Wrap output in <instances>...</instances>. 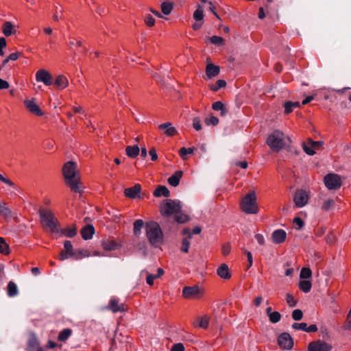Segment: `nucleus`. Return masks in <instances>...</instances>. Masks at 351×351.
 Wrapping results in <instances>:
<instances>
[{
  "label": "nucleus",
  "instance_id": "7ed1b4c3",
  "mask_svg": "<svg viewBox=\"0 0 351 351\" xmlns=\"http://www.w3.org/2000/svg\"><path fill=\"white\" fill-rule=\"evenodd\" d=\"M145 233L152 245L158 247L162 243L163 233L158 223L153 221L147 222L145 224Z\"/></svg>",
  "mask_w": 351,
  "mask_h": 351
},
{
  "label": "nucleus",
  "instance_id": "b1692460",
  "mask_svg": "<svg viewBox=\"0 0 351 351\" xmlns=\"http://www.w3.org/2000/svg\"><path fill=\"white\" fill-rule=\"evenodd\" d=\"M217 273L218 276L223 279H229L231 276L226 264L221 265L217 269Z\"/></svg>",
  "mask_w": 351,
  "mask_h": 351
},
{
  "label": "nucleus",
  "instance_id": "3c124183",
  "mask_svg": "<svg viewBox=\"0 0 351 351\" xmlns=\"http://www.w3.org/2000/svg\"><path fill=\"white\" fill-rule=\"evenodd\" d=\"M0 182H2L12 187L14 189H17V186L14 184V183L11 181L10 179L5 178L1 174H0Z\"/></svg>",
  "mask_w": 351,
  "mask_h": 351
},
{
  "label": "nucleus",
  "instance_id": "7c9ffc66",
  "mask_svg": "<svg viewBox=\"0 0 351 351\" xmlns=\"http://www.w3.org/2000/svg\"><path fill=\"white\" fill-rule=\"evenodd\" d=\"M197 8L196 10L193 12V17L197 22H199V21L203 22V19H204L203 7L200 5H197Z\"/></svg>",
  "mask_w": 351,
  "mask_h": 351
},
{
  "label": "nucleus",
  "instance_id": "4c0bfd02",
  "mask_svg": "<svg viewBox=\"0 0 351 351\" xmlns=\"http://www.w3.org/2000/svg\"><path fill=\"white\" fill-rule=\"evenodd\" d=\"M29 351H36L38 348H41L38 341L36 338H32L28 341Z\"/></svg>",
  "mask_w": 351,
  "mask_h": 351
},
{
  "label": "nucleus",
  "instance_id": "72a5a7b5",
  "mask_svg": "<svg viewBox=\"0 0 351 351\" xmlns=\"http://www.w3.org/2000/svg\"><path fill=\"white\" fill-rule=\"evenodd\" d=\"M198 323H194L193 325L195 327H199L204 329H206L208 326L209 323V317L208 316H204L202 317H198Z\"/></svg>",
  "mask_w": 351,
  "mask_h": 351
},
{
  "label": "nucleus",
  "instance_id": "e2e57ef3",
  "mask_svg": "<svg viewBox=\"0 0 351 351\" xmlns=\"http://www.w3.org/2000/svg\"><path fill=\"white\" fill-rule=\"evenodd\" d=\"M6 46V40L5 38H0V56H3L4 55V52L3 49Z\"/></svg>",
  "mask_w": 351,
  "mask_h": 351
},
{
  "label": "nucleus",
  "instance_id": "412c9836",
  "mask_svg": "<svg viewBox=\"0 0 351 351\" xmlns=\"http://www.w3.org/2000/svg\"><path fill=\"white\" fill-rule=\"evenodd\" d=\"M95 233V228L92 225H87L84 226L81 230V234L84 240H88L92 238Z\"/></svg>",
  "mask_w": 351,
  "mask_h": 351
},
{
  "label": "nucleus",
  "instance_id": "8fccbe9b",
  "mask_svg": "<svg viewBox=\"0 0 351 351\" xmlns=\"http://www.w3.org/2000/svg\"><path fill=\"white\" fill-rule=\"evenodd\" d=\"M302 317H303V313L300 309H295L292 312V317L295 321H299V320L302 319Z\"/></svg>",
  "mask_w": 351,
  "mask_h": 351
},
{
  "label": "nucleus",
  "instance_id": "393cba45",
  "mask_svg": "<svg viewBox=\"0 0 351 351\" xmlns=\"http://www.w3.org/2000/svg\"><path fill=\"white\" fill-rule=\"evenodd\" d=\"M7 294L10 298L15 297L19 294L18 287L13 281H10L8 284Z\"/></svg>",
  "mask_w": 351,
  "mask_h": 351
},
{
  "label": "nucleus",
  "instance_id": "4d7b16f0",
  "mask_svg": "<svg viewBox=\"0 0 351 351\" xmlns=\"http://www.w3.org/2000/svg\"><path fill=\"white\" fill-rule=\"evenodd\" d=\"M293 225L297 230H300L304 226V221L300 217H295L293 219Z\"/></svg>",
  "mask_w": 351,
  "mask_h": 351
},
{
  "label": "nucleus",
  "instance_id": "4468645a",
  "mask_svg": "<svg viewBox=\"0 0 351 351\" xmlns=\"http://www.w3.org/2000/svg\"><path fill=\"white\" fill-rule=\"evenodd\" d=\"M24 104L27 109L32 114H36L37 116L43 115V111L40 110L39 106L35 101L34 99H26L24 101Z\"/></svg>",
  "mask_w": 351,
  "mask_h": 351
},
{
  "label": "nucleus",
  "instance_id": "c85d7f7f",
  "mask_svg": "<svg viewBox=\"0 0 351 351\" xmlns=\"http://www.w3.org/2000/svg\"><path fill=\"white\" fill-rule=\"evenodd\" d=\"M139 147L138 145L128 146L125 152L130 158H135L139 154Z\"/></svg>",
  "mask_w": 351,
  "mask_h": 351
},
{
  "label": "nucleus",
  "instance_id": "9b49d317",
  "mask_svg": "<svg viewBox=\"0 0 351 351\" xmlns=\"http://www.w3.org/2000/svg\"><path fill=\"white\" fill-rule=\"evenodd\" d=\"M308 200V194L304 190H298L295 192L293 201L295 206L298 208L304 206Z\"/></svg>",
  "mask_w": 351,
  "mask_h": 351
},
{
  "label": "nucleus",
  "instance_id": "13d9d810",
  "mask_svg": "<svg viewBox=\"0 0 351 351\" xmlns=\"http://www.w3.org/2000/svg\"><path fill=\"white\" fill-rule=\"evenodd\" d=\"M145 23L147 26L152 27L155 24V19L150 14H147L145 17Z\"/></svg>",
  "mask_w": 351,
  "mask_h": 351
},
{
  "label": "nucleus",
  "instance_id": "6ab92c4d",
  "mask_svg": "<svg viewBox=\"0 0 351 351\" xmlns=\"http://www.w3.org/2000/svg\"><path fill=\"white\" fill-rule=\"evenodd\" d=\"M141 186L140 184H136L132 187H130L125 189V195L130 198H136L138 194L140 193Z\"/></svg>",
  "mask_w": 351,
  "mask_h": 351
},
{
  "label": "nucleus",
  "instance_id": "20e7f679",
  "mask_svg": "<svg viewBox=\"0 0 351 351\" xmlns=\"http://www.w3.org/2000/svg\"><path fill=\"white\" fill-rule=\"evenodd\" d=\"M241 210L246 214H256L258 211L256 195L254 191H250L240 203Z\"/></svg>",
  "mask_w": 351,
  "mask_h": 351
},
{
  "label": "nucleus",
  "instance_id": "f8f14e48",
  "mask_svg": "<svg viewBox=\"0 0 351 351\" xmlns=\"http://www.w3.org/2000/svg\"><path fill=\"white\" fill-rule=\"evenodd\" d=\"M37 82H43L46 86H50L53 83V77L51 73L45 69L38 70L35 75Z\"/></svg>",
  "mask_w": 351,
  "mask_h": 351
},
{
  "label": "nucleus",
  "instance_id": "9d476101",
  "mask_svg": "<svg viewBox=\"0 0 351 351\" xmlns=\"http://www.w3.org/2000/svg\"><path fill=\"white\" fill-rule=\"evenodd\" d=\"M332 346L321 340L311 342L308 346V351H330Z\"/></svg>",
  "mask_w": 351,
  "mask_h": 351
},
{
  "label": "nucleus",
  "instance_id": "f257e3e1",
  "mask_svg": "<svg viewBox=\"0 0 351 351\" xmlns=\"http://www.w3.org/2000/svg\"><path fill=\"white\" fill-rule=\"evenodd\" d=\"M62 171L65 183L71 190L75 193H82L83 190L76 162L73 161L66 162L62 167Z\"/></svg>",
  "mask_w": 351,
  "mask_h": 351
},
{
  "label": "nucleus",
  "instance_id": "f03ea898",
  "mask_svg": "<svg viewBox=\"0 0 351 351\" xmlns=\"http://www.w3.org/2000/svg\"><path fill=\"white\" fill-rule=\"evenodd\" d=\"M266 142L272 151L278 152L291 143V139L282 132L274 130L268 136Z\"/></svg>",
  "mask_w": 351,
  "mask_h": 351
},
{
  "label": "nucleus",
  "instance_id": "5fc2aeb1",
  "mask_svg": "<svg viewBox=\"0 0 351 351\" xmlns=\"http://www.w3.org/2000/svg\"><path fill=\"white\" fill-rule=\"evenodd\" d=\"M176 215V220L177 222L180 223H184L186 222L187 220H188V217L184 215V214H182V213H177V214H175Z\"/></svg>",
  "mask_w": 351,
  "mask_h": 351
},
{
  "label": "nucleus",
  "instance_id": "423d86ee",
  "mask_svg": "<svg viewBox=\"0 0 351 351\" xmlns=\"http://www.w3.org/2000/svg\"><path fill=\"white\" fill-rule=\"evenodd\" d=\"M182 208L181 202L178 200L166 199L160 206V212L163 216L169 217L178 213Z\"/></svg>",
  "mask_w": 351,
  "mask_h": 351
},
{
  "label": "nucleus",
  "instance_id": "6e6d98bb",
  "mask_svg": "<svg viewBox=\"0 0 351 351\" xmlns=\"http://www.w3.org/2000/svg\"><path fill=\"white\" fill-rule=\"evenodd\" d=\"M306 324L304 323V322H302V323H293L292 324V328L293 329H295V330H302V331H305L306 332Z\"/></svg>",
  "mask_w": 351,
  "mask_h": 351
},
{
  "label": "nucleus",
  "instance_id": "2eb2a0df",
  "mask_svg": "<svg viewBox=\"0 0 351 351\" xmlns=\"http://www.w3.org/2000/svg\"><path fill=\"white\" fill-rule=\"evenodd\" d=\"M0 215L4 219H8L13 217L15 220L16 217L14 216V213L8 206L7 203L0 201Z\"/></svg>",
  "mask_w": 351,
  "mask_h": 351
},
{
  "label": "nucleus",
  "instance_id": "5701e85b",
  "mask_svg": "<svg viewBox=\"0 0 351 351\" xmlns=\"http://www.w3.org/2000/svg\"><path fill=\"white\" fill-rule=\"evenodd\" d=\"M68 85H69V80L65 76H64L62 75H59L56 77V79L55 80V86H56L57 88L64 89L66 87H67Z\"/></svg>",
  "mask_w": 351,
  "mask_h": 351
},
{
  "label": "nucleus",
  "instance_id": "de8ad7c7",
  "mask_svg": "<svg viewBox=\"0 0 351 351\" xmlns=\"http://www.w3.org/2000/svg\"><path fill=\"white\" fill-rule=\"evenodd\" d=\"M219 119L214 116H211L209 118L205 119L204 120V122L207 125H217L219 123Z\"/></svg>",
  "mask_w": 351,
  "mask_h": 351
},
{
  "label": "nucleus",
  "instance_id": "774afa93",
  "mask_svg": "<svg viewBox=\"0 0 351 351\" xmlns=\"http://www.w3.org/2000/svg\"><path fill=\"white\" fill-rule=\"evenodd\" d=\"M255 239L259 245H263L265 244V238H264L263 235H262L261 234H256L255 235Z\"/></svg>",
  "mask_w": 351,
  "mask_h": 351
},
{
  "label": "nucleus",
  "instance_id": "c756f323",
  "mask_svg": "<svg viewBox=\"0 0 351 351\" xmlns=\"http://www.w3.org/2000/svg\"><path fill=\"white\" fill-rule=\"evenodd\" d=\"M72 330L70 328H64L61 330L58 336V340L60 341H66L72 335Z\"/></svg>",
  "mask_w": 351,
  "mask_h": 351
},
{
  "label": "nucleus",
  "instance_id": "ddd939ff",
  "mask_svg": "<svg viewBox=\"0 0 351 351\" xmlns=\"http://www.w3.org/2000/svg\"><path fill=\"white\" fill-rule=\"evenodd\" d=\"M322 145V141L309 140L306 143L303 144V149L308 155L313 156L315 154V150L318 149Z\"/></svg>",
  "mask_w": 351,
  "mask_h": 351
},
{
  "label": "nucleus",
  "instance_id": "0e129e2a",
  "mask_svg": "<svg viewBox=\"0 0 351 351\" xmlns=\"http://www.w3.org/2000/svg\"><path fill=\"white\" fill-rule=\"evenodd\" d=\"M221 250H222L223 254L224 256H227L228 254H229V253L230 252V250H231L230 245L229 243L224 244L222 246Z\"/></svg>",
  "mask_w": 351,
  "mask_h": 351
},
{
  "label": "nucleus",
  "instance_id": "052dcab7",
  "mask_svg": "<svg viewBox=\"0 0 351 351\" xmlns=\"http://www.w3.org/2000/svg\"><path fill=\"white\" fill-rule=\"evenodd\" d=\"M171 351H184V346L182 343H175L172 346Z\"/></svg>",
  "mask_w": 351,
  "mask_h": 351
},
{
  "label": "nucleus",
  "instance_id": "bf43d9fd",
  "mask_svg": "<svg viewBox=\"0 0 351 351\" xmlns=\"http://www.w3.org/2000/svg\"><path fill=\"white\" fill-rule=\"evenodd\" d=\"M210 40L213 44L217 45H221L223 42V39L221 37L217 36H212L210 38Z\"/></svg>",
  "mask_w": 351,
  "mask_h": 351
},
{
  "label": "nucleus",
  "instance_id": "69168bd1",
  "mask_svg": "<svg viewBox=\"0 0 351 351\" xmlns=\"http://www.w3.org/2000/svg\"><path fill=\"white\" fill-rule=\"evenodd\" d=\"M186 148L183 147L182 148L180 149L179 150V154L180 156V157L182 158V160H186L187 159V152H186Z\"/></svg>",
  "mask_w": 351,
  "mask_h": 351
},
{
  "label": "nucleus",
  "instance_id": "aec40b11",
  "mask_svg": "<svg viewBox=\"0 0 351 351\" xmlns=\"http://www.w3.org/2000/svg\"><path fill=\"white\" fill-rule=\"evenodd\" d=\"M220 68L212 63L207 64L206 68V73L208 78L217 76L219 73Z\"/></svg>",
  "mask_w": 351,
  "mask_h": 351
},
{
  "label": "nucleus",
  "instance_id": "37998d69",
  "mask_svg": "<svg viewBox=\"0 0 351 351\" xmlns=\"http://www.w3.org/2000/svg\"><path fill=\"white\" fill-rule=\"evenodd\" d=\"M9 252V245L5 243L3 238L0 237V253L8 254Z\"/></svg>",
  "mask_w": 351,
  "mask_h": 351
},
{
  "label": "nucleus",
  "instance_id": "bb28decb",
  "mask_svg": "<svg viewBox=\"0 0 351 351\" xmlns=\"http://www.w3.org/2000/svg\"><path fill=\"white\" fill-rule=\"evenodd\" d=\"M91 256V253L89 250L86 249H81L79 250H75V254L73 256V259L75 260H80L83 258L89 257Z\"/></svg>",
  "mask_w": 351,
  "mask_h": 351
},
{
  "label": "nucleus",
  "instance_id": "f704fd0d",
  "mask_svg": "<svg viewBox=\"0 0 351 351\" xmlns=\"http://www.w3.org/2000/svg\"><path fill=\"white\" fill-rule=\"evenodd\" d=\"M300 106V103L298 101H287L284 104L285 112L286 114H289L293 111V109L295 108H298Z\"/></svg>",
  "mask_w": 351,
  "mask_h": 351
},
{
  "label": "nucleus",
  "instance_id": "4be33fe9",
  "mask_svg": "<svg viewBox=\"0 0 351 351\" xmlns=\"http://www.w3.org/2000/svg\"><path fill=\"white\" fill-rule=\"evenodd\" d=\"M183 175V172L182 171H177L168 178V183L172 186H177L179 183L180 178Z\"/></svg>",
  "mask_w": 351,
  "mask_h": 351
},
{
  "label": "nucleus",
  "instance_id": "a18cd8bd",
  "mask_svg": "<svg viewBox=\"0 0 351 351\" xmlns=\"http://www.w3.org/2000/svg\"><path fill=\"white\" fill-rule=\"evenodd\" d=\"M226 86V82L223 80H218L215 84H213L210 86V89L213 91H217L219 88H223Z\"/></svg>",
  "mask_w": 351,
  "mask_h": 351
},
{
  "label": "nucleus",
  "instance_id": "338daca9",
  "mask_svg": "<svg viewBox=\"0 0 351 351\" xmlns=\"http://www.w3.org/2000/svg\"><path fill=\"white\" fill-rule=\"evenodd\" d=\"M157 278L156 275L153 274H147L146 282L149 285H152L154 283V280Z\"/></svg>",
  "mask_w": 351,
  "mask_h": 351
},
{
  "label": "nucleus",
  "instance_id": "a211bd4d",
  "mask_svg": "<svg viewBox=\"0 0 351 351\" xmlns=\"http://www.w3.org/2000/svg\"><path fill=\"white\" fill-rule=\"evenodd\" d=\"M286 237V232L282 229H278L273 232L271 239L274 243L279 244L285 241Z\"/></svg>",
  "mask_w": 351,
  "mask_h": 351
},
{
  "label": "nucleus",
  "instance_id": "f3484780",
  "mask_svg": "<svg viewBox=\"0 0 351 351\" xmlns=\"http://www.w3.org/2000/svg\"><path fill=\"white\" fill-rule=\"evenodd\" d=\"M108 309L110 310L113 313L124 311V304L120 303L116 298L110 299L109 302Z\"/></svg>",
  "mask_w": 351,
  "mask_h": 351
},
{
  "label": "nucleus",
  "instance_id": "dca6fc26",
  "mask_svg": "<svg viewBox=\"0 0 351 351\" xmlns=\"http://www.w3.org/2000/svg\"><path fill=\"white\" fill-rule=\"evenodd\" d=\"M158 129L164 131V134L167 136H173L178 133L177 130L170 122H166L159 125Z\"/></svg>",
  "mask_w": 351,
  "mask_h": 351
},
{
  "label": "nucleus",
  "instance_id": "e433bc0d",
  "mask_svg": "<svg viewBox=\"0 0 351 351\" xmlns=\"http://www.w3.org/2000/svg\"><path fill=\"white\" fill-rule=\"evenodd\" d=\"M59 232H60L62 234H64L69 238H72L74 236H75L77 234L75 228H68L62 229L60 230H59Z\"/></svg>",
  "mask_w": 351,
  "mask_h": 351
},
{
  "label": "nucleus",
  "instance_id": "a878e982",
  "mask_svg": "<svg viewBox=\"0 0 351 351\" xmlns=\"http://www.w3.org/2000/svg\"><path fill=\"white\" fill-rule=\"evenodd\" d=\"M212 108L214 110L220 111V114L223 117L225 116L228 112V110L226 106L221 101H219L214 102L212 105Z\"/></svg>",
  "mask_w": 351,
  "mask_h": 351
},
{
  "label": "nucleus",
  "instance_id": "cd10ccee",
  "mask_svg": "<svg viewBox=\"0 0 351 351\" xmlns=\"http://www.w3.org/2000/svg\"><path fill=\"white\" fill-rule=\"evenodd\" d=\"M154 195L156 197L164 196L167 197L170 195V191L165 186H160L154 191Z\"/></svg>",
  "mask_w": 351,
  "mask_h": 351
},
{
  "label": "nucleus",
  "instance_id": "ea45409f",
  "mask_svg": "<svg viewBox=\"0 0 351 351\" xmlns=\"http://www.w3.org/2000/svg\"><path fill=\"white\" fill-rule=\"evenodd\" d=\"M64 251L71 256L73 257L75 250H73L72 243L70 241H65L64 243Z\"/></svg>",
  "mask_w": 351,
  "mask_h": 351
},
{
  "label": "nucleus",
  "instance_id": "6e6552de",
  "mask_svg": "<svg viewBox=\"0 0 351 351\" xmlns=\"http://www.w3.org/2000/svg\"><path fill=\"white\" fill-rule=\"evenodd\" d=\"M202 295V291L198 286L185 287L182 290V295L186 299H195Z\"/></svg>",
  "mask_w": 351,
  "mask_h": 351
},
{
  "label": "nucleus",
  "instance_id": "864d4df0",
  "mask_svg": "<svg viewBox=\"0 0 351 351\" xmlns=\"http://www.w3.org/2000/svg\"><path fill=\"white\" fill-rule=\"evenodd\" d=\"M193 127L196 131H199L202 129V124L200 119L197 117L193 119Z\"/></svg>",
  "mask_w": 351,
  "mask_h": 351
},
{
  "label": "nucleus",
  "instance_id": "c03bdc74",
  "mask_svg": "<svg viewBox=\"0 0 351 351\" xmlns=\"http://www.w3.org/2000/svg\"><path fill=\"white\" fill-rule=\"evenodd\" d=\"M312 276L311 270L308 267H304L301 269L300 274V278L301 279H308Z\"/></svg>",
  "mask_w": 351,
  "mask_h": 351
},
{
  "label": "nucleus",
  "instance_id": "0eeeda50",
  "mask_svg": "<svg viewBox=\"0 0 351 351\" xmlns=\"http://www.w3.org/2000/svg\"><path fill=\"white\" fill-rule=\"evenodd\" d=\"M326 186L330 190H337L341 186V177L335 173H328L324 178Z\"/></svg>",
  "mask_w": 351,
  "mask_h": 351
},
{
  "label": "nucleus",
  "instance_id": "49530a36",
  "mask_svg": "<svg viewBox=\"0 0 351 351\" xmlns=\"http://www.w3.org/2000/svg\"><path fill=\"white\" fill-rule=\"evenodd\" d=\"M268 317H269V321L271 323L276 324L280 320L281 315L278 311H274L272 313L269 314V315Z\"/></svg>",
  "mask_w": 351,
  "mask_h": 351
},
{
  "label": "nucleus",
  "instance_id": "1a4fd4ad",
  "mask_svg": "<svg viewBox=\"0 0 351 351\" xmlns=\"http://www.w3.org/2000/svg\"><path fill=\"white\" fill-rule=\"evenodd\" d=\"M279 346L284 350H291L293 346V340L287 332H283L278 337Z\"/></svg>",
  "mask_w": 351,
  "mask_h": 351
},
{
  "label": "nucleus",
  "instance_id": "680f3d73",
  "mask_svg": "<svg viewBox=\"0 0 351 351\" xmlns=\"http://www.w3.org/2000/svg\"><path fill=\"white\" fill-rule=\"evenodd\" d=\"M243 251L247 255V261H248L247 268H250L253 264V258H252V253L250 252L247 251L245 249H243Z\"/></svg>",
  "mask_w": 351,
  "mask_h": 351
},
{
  "label": "nucleus",
  "instance_id": "79ce46f5",
  "mask_svg": "<svg viewBox=\"0 0 351 351\" xmlns=\"http://www.w3.org/2000/svg\"><path fill=\"white\" fill-rule=\"evenodd\" d=\"M173 10V5L169 2H164L161 5V11L165 14H169Z\"/></svg>",
  "mask_w": 351,
  "mask_h": 351
},
{
  "label": "nucleus",
  "instance_id": "c9c22d12",
  "mask_svg": "<svg viewBox=\"0 0 351 351\" xmlns=\"http://www.w3.org/2000/svg\"><path fill=\"white\" fill-rule=\"evenodd\" d=\"M102 246L104 250L111 251L117 247V244L114 240H105L102 241Z\"/></svg>",
  "mask_w": 351,
  "mask_h": 351
},
{
  "label": "nucleus",
  "instance_id": "39448f33",
  "mask_svg": "<svg viewBox=\"0 0 351 351\" xmlns=\"http://www.w3.org/2000/svg\"><path fill=\"white\" fill-rule=\"evenodd\" d=\"M41 223L45 228H48L53 233H58V222L51 211L41 209L39 211Z\"/></svg>",
  "mask_w": 351,
  "mask_h": 351
},
{
  "label": "nucleus",
  "instance_id": "a19ab883",
  "mask_svg": "<svg viewBox=\"0 0 351 351\" xmlns=\"http://www.w3.org/2000/svg\"><path fill=\"white\" fill-rule=\"evenodd\" d=\"M335 205V201L332 199L324 200L322 204L321 208L324 211H328Z\"/></svg>",
  "mask_w": 351,
  "mask_h": 351
},
{
  "label": "nucleus",
  "instance_id": "58836bf2",
  "mask_svg": "<svg viewBox=\"0 0 351 351\" xmlns=\"http://www.w3.org/2000/svg\"><path fill=\"white\" fill-rule=\"evenodd\" d=\"M144 226V222L142 219H137L134 223V233L138 235L141 232V229Z\"/></svg>",
  "mask_w": 351,
  "mask_h": 351
},
{
  "label": "nucleus",
  "instance_id": "603ef678",
  "mask_svg": "<svg viewBox=\"0 0 351 351\" xmlns=\"http://www.w3.org/2000/svg\"><path fill=\"white\" fill-rule=\"evenodd\" d=\"M286 301L288 305L291 307H293L296 305V300L291 293H287Z\"/></svg>",
  "mask_w": 351,
  "mask_h": 351
},
{
  "label": "nucleus",
  "instance_id": "473e14b6",
  "mask_svg": "<svg viewBox=\"0 0 351 351\" xmlns=\"http://www.w3.org/2000/svg\"><path fill=\"white\" fill-rule=\"evenodd\" d=\"M2 31L5 36H9L15 33V30L13 29L12 24L9 21L3 23Z\"/></svg>",
  "mask_w": 351,
  "mask_h": 351
},
{
  "label": "nucleus",
  "instance_id": "09e8293b",
  "mask_svg": "<svg viewBox=\"0 0 351 351\" xmlns=\"http://www.w3.org/2000/svg\"><path fill=\"white\" fill-rule=\"evenodd\" d=\"M190 247V241L188 238H184L182 239V247L180 248L182 252H184L185 253L189 252V249Z\"/></svg>",
  "mask_w": 351,
  "mask_h": 351
},
{
  "label": "nucleus",
  "instance_id": "2f4dec72",
  "mask_svg": "<svg viewBox=\"0 0 351 351\" xmlns=\"http://www.w3.org/2000/svg\"><path fill=\"white\" fill-rule=\"evenodd\" d=\"M298 287L301 291L304 293H308L312 287V283L310 280H300Z\"/></svg>",
  "mask_w": 351,
  "mask_h": 351
}]
</instances>
